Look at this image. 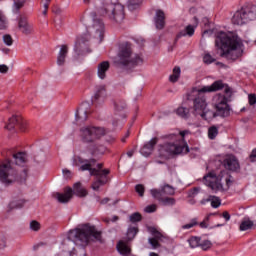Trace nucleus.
I'll return each mask as SVG.
<instances>
[{"label":"nucleus","instance_id":"f257e3e1","mask_svg":"<svg viewBox=\"0 0 256 256\" xmlns=\"http://www.w3.org/2000/svg\"><path fill=\"white\" fill-rule=\"evenodd\" d=\"M84 25L88 34H84L77 38L74 51L77 55H83L87 50V41L90 37L103 41V35H105V23L97 16V13L92 12L84 19Z\"/></svg>","mask_w":256,"mask_h":256},{"label":"nucleus","instance_id":"f03ea898","mask_svg":"<svg viewBox=\"0 0 256 256\" xmlns=\"http://www.w3.org/2000/svg\"><path fill=\"white\" fill-rule=\"evenodd\" d=\"M110 3L104 5L100 10V13L112 21V23H123L125 19V6L128 7L130 11H135L141 5V0H109Z\"/></svg>","mask_w":256,"mask_h":256},{"label":"nucleus","instance_id":"7ed1b4c3","mask_svg":"<svg viewBox=\"0 0 256 256\" xmlns=\"http://www.w3.org/2000/svg\"><path fill=\"white\" fill-rule=\"evenodd\" d=\"M189 131H180L178 134H168L163 136L167 142L159 146L160 157L167 158L170 155H181V153H189V146L185 142V136Z\"/></svg>","mask_w":256,"mask_h":256},{"label":"nucleus","instance_id":"20e7f679","mask_svg":"<svg viewBox=\"0 0 256 256\" xmlns=\"http://www.w3.org/2000/svg\"><path fill=\"white\" fill-rule=\"evenodd\" d=\"M215 46L222 51L221 57L230 61H236L241 55V40L223 31L216 34Z\"/></svg>","mask_w":256,"mask_h":256},{"label":"nucleus","instance_id":"39448f33","mask_svg":"<svg viewBox=\"0 0 256 256\" xmlns=\"http://www.w3.org/2000/svg\"><path fill=\"white\" fill-rule=\"evenodd\" d=\"M223 81H215L210 86H203L202 88H193L189 99L193 101V115L200 116L207 109V98L204 93H213L215 91H221L223 89Z\"/></svg>","mask_w":256,"mask_h":256},{"label":"nucleus","instance_id":"423d86ee","mask_svg":"<svg viewBox=\"0 0 256 256\" xmlns=\"http://www.w3.org/2000/svg\"><path fill=\"white\" fill-rule=\"evenodd\" d=\"M95 162V159L84 160L81 157L74 159V164L77 167L81 165L79 171H89L90 175L95 177V181L92 183V189L93 191H99L103 185H107V182L111 181V179H109V173H111V171L109 169L97 170L93 168Z\"/></svg>","mask_w":256,"mask_h":256},{"label":"nucleus","instance_id":"0eeeda50","mask_svg":"<svg viewBox=\"0 0 256 256\" xmlns=\"http://www.w3.org/2000/svg\"><path fill=\"white\" fill-rule=\"evenodd\" d=\"M27 173V168H23L18 173L17 169L13 167V163L9 159L2 161L0 164V182L6 187L13 185L15 181L24 183V181H27Z\"/></svg>","mask_w":256,"mask_h":256},{"label":"nucleus","instance_id":"6e6552de","mask_svg":"<svg viewBox=\"0 0 256 256\" xmlns=\"http://www.w3.org/2000/svg\"><path fill=\"white\" fill-rule=\"evenodd\" d=\"M143 64V58L139 54L133 53V47L129 42H123L119 46L118 59L116 65L122 68L137 67Z\"/></svg>","mask_w":256,"mask_h":256},{"label":"nucleus","instance_id":"1a4fd4ad","mask_svg":"<svg viewBox=\"0 0 256 256\" xmlns=\"http://www.w3.org/2000/svg\"><path fill=\"white\" fill-rule=\"evenodd\" d=\"M214 103L216 107V112H213V110L206 109L200 114V117H202L205 121H211V119H215V117H229L230 108L229 104H227V97L225 95H216L214 97Z\"/></svg>","mask_w":256,"mask_h":256},{"label":"nucleus","instance_id":"9d476101","mask_svg":"<svg viewBox=\"0 0 256 256\" xmlns=\"http://www.w3.org/2000/svg\"><path fill=\"white\" fill-rule=\"evenodd\" d=\"M223 179V176L215 174V172H210L206 176H204V183L207 185V187H210L214 193H217V191H227L229 190V187L233 185V180H231V176L226 175L224 178V181L226 183L225 187H223V184L221 183Z\"/></svg>","mask_w":256,"mask_h":256},{"label":"nucleus","instance_id":"9b49d317","mask_svg":"<svg viewBox=\"0 0 256 256\" xmlns=\"http://www.w3.org/2000/svg\"><path fill=\"white\" fill-rule=\"evenodd\" d=\"M256 20V5L248 4L242 6L232 17L233 25H246L249 21Z\"/></svg>","mask_w":256,"mask_h":256},{"label":"nucleus","instance_id":"f8f14e48","mask_svg":"<svg viewBox=\"0 0 256 256\" xmlns=\"http://www.w3.org/2000/svg\"><path fill=\"white\" fill-rule=\"evenodd\" d=\"M106 134L107 130L104 127L87 125L80 128V138L83 143H95Z\"/></svg>","mask_w":256,"mask_h":256},{"label":"nucleus","instance_id":"ddd939ff","mask_svg":"<svg viewBox=\"0 0 256 256\" xmlns=\"http://www.w3.org/2000/svg\"><path fill=\"white\" fill-rule=\"evenodd\" d=\"M73 193L77 195V197H87V190L83 188L81 182L75 183L73 189L69 187L65 188L64 193L57 192L54 194V197L59 203H69L73 198Z\"/></svg>","mask_w":256,"mask_h":256},{"label":"nucleus","instance_id":"4468645a","mask_svg":"<svg viewBox=\"0 0 256 256\" xmlns=\"http://www.w3.org/2000/svg\"><path fill=\"white\" fill-rule=\"evenodd\" d=\"M15 127H18L22 132L27 131V121H25L21 115H13L9 118L6 129L11 131V129H15Z\"/></svg>","mask_w":256,"mask_h":256},{"label":"nucleus","instance_id":"2eb2a0df","mask_svg":"<svg viewBox=\"0 0 256 256\" xmlns=\"http://www.w3.org/2000/svg\"><path fill=\"white\" fill-rule=\"evenodd\" d=\"M150 193L154 199H157L161 205H164V207H173L177 201L175 198L168 197V196H163V193L160 192L157 189H151Z\"/></svg>","mask_w":256,"mask_h":256},{"label":"nucleus","instance_id":"dca6fc26","mask_svg":"<svg viewBox=\"0 0 256 256\" xmlns=\"http://www.w3.org/2000/svg\"><path fill=\"white\" fill-rule=\"evenodd\" d=\"M223 165L228 171H232L234 173H239V171H241V164H239V159H237L235 155L226 156L223 160Z\"/></svg>","mask_w":256,"mask_h":256},{"label":"nucleus","instance_id":"f3484780","mask_svg":"<svg viewBox=\"0 0 256 256\" xmlns=\"http://www.w3.org/2000/svg\"><path fill=\"white\" fill-rule=\"evenodd\" d=\"M89 114H91V106L87 102L82 103L76 112V121L78 123H85Z\"/></svg>","mask_w":256,"mask_h":256},{"label":"nucleus","instance_id":"a211bd4d","mask_svg":"<svg viewBox=\"0 0 256 256\" xmlns=\"http://www.w3.org/2000/svg\"><path fill=\"white\" fill-rule=\"evenodd\" d=\"M18 29L23 35H31L34 31L33 24L29 23L25 16H20L18 19Z\"/></svg>","mask_w":256,"mask_h":256},{"label":"nucleus","instance_id":"6ab92c4d","mask_svg":"<svg viewBox=\"0 0 256 256\" xmlns=\"http://www.w3.org/2000/svg\"><path fill=\"white\" fill-rule=\"evenodd\" d=\"M158 141L159 139L157 137L152 138L141 148L140 153H142L144 157H149V155L153 153V150L155 149V146L157 145Z\"/></svg>","mask_w":256,"mask_h":256},{"label":"nucleus","instance_id":"aec40b11","mask_svg":"<svg viewBox=\"0 0 256 256\" xmlns=\"http://www.w3.org/2000/svg\"><path fill=\"white\" fill-rule=\"evenodd\" d=\"M111 67V64L109 61H103L98 64L97 66V75L99 79H107V72L109 71V68Z\"/></svg>","mask_w":256,"mask_h":256},{"label":"nucleus","instance_id":"412c9836","mask_svg":"<svg viewBox=\"0 0 256 256\" xmlns=\"http://www.w3.org/2000/svg\"><path fill=\"white\" fill-rule=\"evenodd\" d=\"M154 23L156 29H165V12L163 10H157L154 17Z\"/></svg>","mask_w":256,"mask_h":256},{"label":"nucleus","instance_id":"4be33fe9","mask_svg":"<svg viewBox=\"0 0 256 256\" xmlns=\"http://www.w3.org/2000/svg\"><path fill=\"white\" fill-rule=\"evenodd\" d=\"M186 35H188V37H193V35H195V27L192 25L186 26L184 30H182L176 35L175 43H177V41H179L181 37H186Z\"/></svg>","mask_w":256,"mask_h":256},{"label":"nucleus","instance_id":"5701e85b","mask_svg":"<svg viewBox=\"0 0 256 256\" xmlns=\"http://www.w3.org/2000/svg\"><path fill=\"white\" fill-rule=\"evenodd\" d=\"M67 53H69V48L67 47V45H62L60 52L58 54V58H57V65H65V59L67 57Z\"/></svg>","mask_w":256,"mask_h":256},{"label":"nucleus","instance_id":"b1692460","mask_svg":"<svg viewBox=\"0 0 256 256\" xmlns=\"http://www.w3.org/2000/svg\"><path fill=\"white\" fill-rule=\"evenodd\" d=\"M117 249L120 255H124V256L131 255V248L124 241H120L117 244Z\"/></svg>","mask_w":256,"mask_h":256},{"label":"nucleus","instance_id":"393cba45","mask_svg":"<svg viewBox=\"0 0 256 256\" xmlns=\"http://www.w3.org/2000/svg\"><path fill=\"white\" fill-rule=\"evenodd\" d=\"M16 165L23 166L27 162V154L25 152H18L13 155Z\"/></svg>","mask_w":256,"mask_h":256},{"label":"nucleus","instance_id":"a878e982","mask_svg":"<svg viewBox=\"0 0 256 256\" xmlns=\"http://www.w3.org/2000/svg\"><path fill=\"white\" fill-rule=\"evenodd\" d=\"M105 97H107V89L105 88V85L97 86L94 99L97 101L99 99H105Z\"/></svg>","mask_w":256,"mask_h":256},{"label":"nucleus","instance_id":"bb28decb","mask_svg":"<svg viewBox=\"0 0 256 256\" xmlns=\"http://www.w3.org/2000/svg\"><path fill=\"white\" fill-rule=\"evenodd\" d=\"M180 77H181V68L179 66H175L173 69L172 75H170L169 77V81L171 83H177Z\"/></svg>","mask_w":256,"mask_h":256},{"label":"nucleus","instance_id":"cd10ccee","mask_svg":"<svg viewBox=\"0 0 256 256\" xmlns=\"http://www.w3.org/2000/svg\"><path fill=\"white\" fill-rule=\"evenodd\" d=\"M160 193H162V196L165 197V195H175V188H173L171 185L166 184L164 185L161 190H158Z\"/></svg>","mask_w":256,"mask_h":256},{"label":"nucleus","instance_id":"c85d7f7f","mask_svg":"<svg viewBox=\"0 0 256 256\" xmlns=\"http://www.w3.org/2000/svg\"><path fill=\"white\" fill-rule=\"evenodd\" d=\"M92 155H105L107 148L104 145H95L91 148Z\"/></svg>","mask_w":256,"mask_h":256},{"label":"nucleus","instance_id":"c756f323","mask_svg":"<svg viewBox=\"0 0 256 256\" xmlns=\"http://www.w3.org/2000/svg\"><path fill=\"white\" fill-rule=\"evenodd\" d=\"M188 243L191 247V249H195L201 245V238L197 236H192L188 239Z\"/></svg>","mask_w":256,"mask_h":256},{"label":"nucleus","instance_id":"7c9ffc66","mask_svg":"<svg viewBox=\"0 0 256 256\" xmlns=\"http://www.w3.org/2000/svg\"><path fill=\"white\" fill-rule=\"evenodd\" d=\"M253 221L244 220L240 224V231H249V229H253Z\"/></svg>","mask_w":256,"mask_h":256},{"label":"nucleus","instance_id":"2f4dec72","mask_svg":"<svg viewBox=\"0 0 256 256\" xmlns=\"http://www.w3.org/2000/svg\"><path fill=\"white\" fill-rule=\"evenodd\" d=\"M199 225V219L192 218L189 223L181 226V229H193V227H197Z\"/></svg>","mask_w":256,"mask_h":256},{"label":"nucleus","instance_id":"473e14b6","mask_svg":"<svg viewBox=\"0 0 256 256\" xmlns=\"http://www.w3.org/2000/svg\"><path fill=\"white\" fill-rule=\"evenodd\" d=\"M210 203H211V207H213V209H217L218 207H221V199L219 197L216 196H210Z\"/></svg>","mask_w":256,"mask_h":256},{"label":"nucleus","instance_id":"72a5a7b5","mask_svg":"<svg viewBox=\"0 0 256 256\" xmlns=\"http://www.w3.org/2000/svg\"><path fill=\"white\" fill-rule=\"evenodd\" d=\"M114 106L117 111H124V109H127V103H125V100L116 101Z\"/></svg>","mask_w":256,"mask_h":256},{"label":"nucleus","instance_id":"f704fd0d","mask_svg":"<svg viewBox=\"0 0 256 256\" xmlns=\"http://www.w3.org/2000/svg\"><path fill=\"white\" fill-rule=\"evenodd\" d=\"M217 135H219V129H217V127H215V126H211L208 129V137H209V139H215V137H217Z\"/></svg>","mask_w":256,"mask_h":256},{"label":"nucleus","instance_id":"c9c22d12","mask_svg":"<svg viewBox=\"0 0 256 256\" xmlns=\"http://www.w3.org/2000/svg\"><path fill=\"white\" fill-rule=\"evenodd\" d=\"M139 233V229L137 227H131L127 231V238L129 240L135 239V236Z\"/></svg>","mask_w":256,"mask_h":256},{"label":"nucleus","instance_id":"e433bc0d","mask_svg":"<svg viewBox=\"0 0 256 256\" xmlns=\"http://www.w3.org/2000/svg\"><path fill=\"white\" fill-rule=\"evenodd\" d=\"M13 11H19V9L23 8L27 0H13Z\"/></svg>","mask_w":256,"mask_h":256},{"label":"nucleus","instance_id":"4c0bfd02","mask_svg":"<svg viewBox=\"0 0 256 256\" xmlns=\"http://www.w3.org/2000/svg\"><path fill=\"white\" fill-rule=\"evenodd\" d=\"M176 113L180 117L187 118V117H189V108L180 107V108L177 109Z\"/></svg>","mask_w":256,"mask_h":256},{"label":"nucleus","instance_id":"58836bf2","mask_svg":"<svg viewBox=\"0 0 256 256\" xmlns=\"http://www.w3.org/2000/svg\"><path fill=\"white\" fill-rule=\"evenodd\" d=\"M7 29V16L0 11V30Z\"/></svg>","mask_w":256,"mask_h":256},{"label":"nucleus","instance_id":"ea45409f","mask_svg":"<svg viewBox=\"0 0 256 256\" xmlns=\"http://www.w3.org/2000/svg\"><path fill=\"white\" fill-rule=\"evenodd\" d=\"M25 205V200H18L17 202H11L9 204L10 209H21Z\"/></svg>","mask_w":256,"mask_h":256},{"label":"nucleus","instance_id":"a19ab883","mask_svg":"<svg viewBox=\"0 0 256 256\" xmlns=\"http://www.w3.org/2000/svg\"><path fill=\"white\" fill-rule=\"evenodd\" d=\"M141 219H143V216H141V213H139V212L133 213L130 216L131 223H139V221H141Z\"/></svg>","mask_w":256,"mask_h":256},{"label":"nucleus","instance_id":"79ce46f5","mask_svg":"<svg viewBox=\"0 0 256 256\" xmlns=\"http://www.w3.org/2000/svg\"><path fill=\"white\" fill-rule=\"evenodd\" d=\"M5 247H7V235L0 233V250L5 249Z\"/></svg>","mask_w":256,"mask_h":256},{"label":"nucleus","instance_id":"37998d69","mask_svg":"<svg viewBox=\"0 0 256 256\" xmlns=\"http://www.w3.org/2000/svg\"><path fill=\"white\" fill-rule=\"evenodd\" d=\"M203 61L206 65H211V63H215V58H213L211 54L206 53L203 57Z\"/></svg>","mask_w":256,"mask_h":256},{"label":"nucleus","instance_id":"c03bdc74","mask_svg":"<svg viewBox=\"0 0 256 256\" xmlns=\"http://www.w3.org/2000/svg\"><path fill=\"white\" fill-rule=\"evenodd\" d=\"M135 191L138 193L139 197H143L145 195V186H143V184H137Z\"/></svg>","mask_w":256,"mask_h":256},{"label":"nucleus","instance_id":"a18cd8bd","mask_svg":"<svg viewBox=\"0 0 256 256\" xmlns=\"http://www.w3.org/2000/svg\"><path fill=\"white\" fill-rule=\"evenodd\" d=\"M3 42L5 43V45H7L8 47H11V45H13V37H11V35L9 34H5L3 36Z\"/></svg>","mask_w":256,"mask_h":256},{"label":"nucleus","instance_id":"49530a36","mask_svg":"<svg viewBox=\"0 0 256 256\" xmlns=\"http://www.w3.org/2000/svg\"><path fill=\"white\" fill-rule=\"evenodd\" d=\"M212 245L213 244L211 243V241L205 240L202 243H200L199 247H201V249H203V251H207L208 249H211Z\"/></svg>","mask_w":256,"mask_h":256},{"label":"nucleus","instance_id":"de8ad7c7","mask_svg":"<svg viewBox=\"0 0 256 256\" xmlns=\"http://www.w3.org/2000/svg\"><path fill=\"white\" fill-rule=\"evenodd\" d=\"M30 229L32 231H39V229H41V224L37 220L31 221Z\"/></svg>","mask_w":256,"mask_h":256},{"label":"nucleus","instance_id":"09e8293b","mask_svg":"<svg viewBox=\"0 0 256 256\" xmlns=\"http://www.w3.org/2000/svg\"><path fill=\"white\" fill-rule=\"evenodd\" d=\"M44 10L42 11V15H47V11H49V5L51 3V0H42L41 1Z\"/></svg>","mask_w":256,"mask_h":256},{"label":"nucleus","instance_id":"8fccbe9b","mask_svg":"<svg viewBox=\"0 0 256 256\" xmlns=\"http://www.w3.org/2000/svg\"><path fill=\"white\" fill-rule=\"evenodd\" d=\"M145 213H155L157 211V205L151 204L145 207L144 209Z\"/></svg>","mask_w":256,"mask_h":256},{"label":"nucleus","instance_id":"3c124183","mask_svg":"<svg viewBox=\"0 0 256 256\" xmlns=\"http://www.w3.org/2000/svg\"><path fill=\"white\" fill-rule=\"evenodd\" d=\"M148 241L154 249H157L158 247H160L159 240H157V238H149Z\"/></svg>","mask_w":256,"mask_h":256},{"label":"nucleus","instance_id":"603ef678","mask_svg":"<svg viewBox=\"0 0 256 256\" xmlns=\"http://www.w3.org/2000/svg\"><path fill=\"white\" fill-rule=\"evenodd\" d=\"M250 163H256V148H254L249 155Z\"/></svg>","mask_w":256,"mask_h":256},{"label":"nucleus","instance_id":"864d4df0","mask_svg":"<svg viewBox=\"0 0 256 256\" xmlns=\"http://www.w3.org/2000/svg\"><path fill=\"white\" fill-rule=\"evenodd\" d=\"M249 105H255L256 104V95L250 94L248 96Z\"/></svg>","mask_w":256,"mask_h":256},{"label":"nucleus","instance_id":"5fc2aeb1","mask_svg":"<svg viewBox=\"0 0 256 256\" xmlns=\"http://www.w3.org/2000/svg\"><path fill=\"white\" fill-rule=\"evenodd\" d=\"M199 194V188H194L193 190L190 191L189 197H195Z\"/></svg>","mask_w":256,"mask_h":256},{"label":"nucleus","instance_id":"6e6d98bb","mask_svg":"<svg viewBox=\"0 0 256 256\" xmlns=\"http://www.w3.org/2000/svg\"><path fill=\"white\" fill-rule=\"evenodd\" d=\"M9 71V67L5 64L0 65V73H7Z\"/></svg>","mask_w":256,"mask_h":256},{"label":"nucleus","instance_id":"4d7b16f0","mask_svg":"<svg viewBox=\"0 0 256 256\" xmlns=\"http://www.w3.org/2000/svg\"><path fill=\"white\" fill-rule=\"evenodd\" d=\"M207 203H211V196H209L208 198H204L200 201L201 205H207Z\"/></svg>","mask_w":256,"mask_h":256},{"label":"nucleus","instance_id":"13d9d810","mask_svg":"<svg viewBox=\"0 0 256 256\" xmlns=\"http://www.w3.org/2000/svg\"><path fill=\"white\" fill-rule=\"evenodd\" d=\"M222 217L225 218V221H229L231 219V215L227 211L222 213Z\"/></svg>","mask_w":256,"mask_h":256},{"label":"nucleus","instance_id":"bf43d9fd","mask_svg":"<svg viewBox=\"0 0 256 256\" xmlns=\"http://www.w3.org/2000/svg\"><path fill=\"white\" fill-rule=\"evenodd\" d=\"M63 174L66 177V179H69L71 177V171L64 169Z\"/></svg>","mask_w":256,"mask_h":256},{"label":"nucleus","instance_id":"052dcab7","mask_svg":"<svg viewBox=\"0 0 256 256\" xmlns=\"http://www.w3.org/2000/svg\"><path fill=\"white\" fill-rule=\"evenodd\" d=\"M129 135H131V132L127 131L125 136L121 138L122 143H125L127 141Z\"/></svg>","mask_w":256,"mask_h":256},{"label":"nucleus","instance_id":"680f3d73","mask_svg":"<svg viewBox=\"0 0 256 256\" xmlns=\"http://www.w3.org/2000/svg\"><path fill=\"white\" fill-rule=\"evenodd\" d=\"M199 225L201 229H207V227H209V224H207L204 220Z\"/></svg>","mask_w":256,"mask_h":256},{"label":"nucleus","instance_id":"e2e57ef3","mask_svg":"<svg viewBox=\"0 0 256 256\" xmlns=\"http://www.w3.org/2000/svg\"><path fill=\"white\" fill-rule=\"evenodd\" d=\"M211 215H217V213H210V214H208V215L204 218V221H205L206 223H209V219H211Z\"/></svg>","mask_w":256,"mask_h":256},{"label":"nucleus","instance_id":"0e129e2a","mask_svg":"<svg viewBox=\"0 0 256 256\" xmlns=\"http://www.w3.org/2000/svg\"><path fill=\"white\" fill-rule=\"evenodd\" d=\"M134 154H135V150H129V151L127 152V156H128V157H133Z\"/></svg>","mask_w":256,"mask_h":256},{"label":"nucleus","instance_id":"69168bd1","mask_svg":"<svg viewBox=\"0 0 256 256\" xmlns=\"http://www.w3.org/2000/svg\"><path fill=\"white\" fill-rule=\"evenodd\" d=\"M107 203H109V198H104L101 200L102 205H107Z\"/></svg>","mask_w":256,"mask_h":256},{"label":"nucleus","instance_id":"338daca9","mask_svg":"<svg viewBox=\"0 0 256 256\" xmlns=\"http://www.w3.org/2000/svg\"><path fill=\"white\" fill-rule=\"evenodd\" d=\"M154 236L155 237H157L158 239L161 237V233H159V232H157V231H155L154 232Z\"/></svg>","mask_w":256,"mask_h":256},{"label":"nucleus","instance_id":"774afa93","mask_svg":"<svg viewBox=\"0 0 256 256\" xmlns=\"http://www.w3.org/2000/svg\"><path fill=\"white\" fill-rule=\"evenodd\" d=\"M149 256H159V254H157V253H155V252H151V253L149 254Z\"/></svg>","mask_w":256,"mask_h":256}]
</instances>
